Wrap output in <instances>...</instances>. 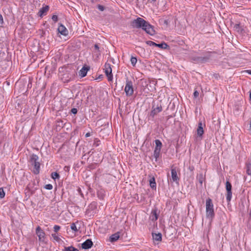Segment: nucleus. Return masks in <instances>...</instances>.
Wrapping results in <instances>:
<instances>
[{
	"label": "nucleus",
	"mask_w": 251,
	"mask_h": 251,
	"mask_svg": "<svg viewBox=\"0 0 251 251\" xmlns=\"http://www.w3.org/2000/svg\"><path fill=\"white\" fill-rule=\"evenodd\" d=\"M214 206L212 200L208 199L206 201V216L210 220H212L214 216Z\"/></svg>",
	"instance_id": "2"
},
{
	"label": "nucleus",
	"mask_w": 251,
	"mask_h": 251,
	"mask_svg": "<svg viewBox=\"0 0 251 251\" xmlns=\"http://www.w3.org/2000/svg\"><path fill=\"white\" fill-rule=\"evenodd\" d=\"M246 173L248 175H251V163H248L246 165Z\"/></svg>",
	"instance_id": "21"
},
{
	"label": "nucleus",
	"mask_w": 251,
	"mask_h": 251,
	"mask_svg": "<svg viewBox=\"0 0 251 251\" xmlns=\"http://www.w3.org/2000/svg\"><path fill=\"white\" fill-rule=\"evenodd\" d=\"M171 176L172 179L174 182H176L178 183V180H179V178L177 175V172L176 169H172L171 170Z\"/></svg>",
	"instance_id": "13"
},
{
	"label": "nucleus",
	"mask_w": 251,
	"mask_h": 251,
	"mask_svg": "<svg viewBox=\"0 0 251 251\" xmlns=\"http://www.w3.org/2000/svg\"><path fill=\"white\" fill-rule=\"evenodd\" d=\"M5 196V192L2 188H0V198L2 199Z\"/></svg>",
	"instance_id": "27"
},
{
	"label": "nucleus",
	"mask_w": 251,
	"mask_h": 251,
	"mask_svg": "<svg viewBox=\"0 0 251 251\" xmlns=\"http://www.w3.org/2000/svg\"><path fill=\"white\" fill-rule=\"evenodd\" d=\"M146 43L150 46H156V43H155L152 41H148L146 42Z\"/></svg>",
	"instance_id": "30"
},
{
	"label": "nucleus",
	"mask_w": 251,
	"mask_h": 251,
	"mask_svg": "<svg viewBox=\"0 0 251 251\" xmlns=\"http://www.w3.org/2000/svg\"><path fill=\"white\" fill-rule=\"evenodd\" d=\"M49 6L46 5L45 6L43 7L42 8H41L40 9V10L38 12V14L40 17H42L44 15H46V14H47V12L49 11Z\"/></svg>",
	"instance_id": "11"
},
{
	"label": "nucleus",
	"mask_w": 251,
	"mask_h": 251,
	"mask_svg": "<svg viewBox=\"0 0 251 251\" xmlns=\"http://www.w3.org/2000/svg\"><path fill=\"white\" fill-rule=\"evenodd\" d=\"M38 159V157L37 155L33 154L31 156V161L35 162H37V160Z\"/></svg>",
	"instance_id": "28"
},
{
	"label": "nucleus",
	"mask_w": 251,
	"mask_h": 251,
	"mask_svg": "<svg viewBox=\"0 0 251 251\" xmlns=\"http://www.w3.org/2000/svg\"><path fill=\"white\" fill-rule=\"evenodd\" d=\"M90 136V133H89V132L87 133L86 134V135H85V136H86V137H89Z\"/></svg>",
	"instance_id": "40"
},
{
	"label": "nucleus",
	"mask_w": 251,
	"mask_h": 251,
	"mask_svg": "<svg viewBox=\"0 0 251 251\" xmlns=\"http://www.w3.org/2000/svg\"><path fill=\"white\" fill-rule=\"evenodd\" d=\"M130 25L133 28H142L147 33L151 35H153L155 33L153 27L141 18L139 17L132 21Z\"/></svg>",
	"instance_id": "1"
},
{
	"label": "nucleus",
	"mask_w": 251,
	"mask_h": 251,
	"mask_svg": "<svg viewBox=\"0 0 251 251\" xmlns=\"http://www.w3.org/2000/svg\"><path fill=\"white\" fill-rule=\"evenodd\" d=\"M71 228L75 232H76L78 230V228L77 227L76 224L75 223H73L71 224Z\"/></svg>",
	"instance_id": "23"
},
{
	"label": "nucleus",
	"mask_w": 251,
	"mask_h": 251,
	"mask_svg": "<svg viewBox=\"0 0 251 251\" xmlns=\"http://www.w3.org/2000/svg\"><path fill=\"white\" fill-rule=\"evenodd\" d=\"M155 147L154 150H157L159 151H161L162 144L161 141L159 140H155Z\"/></svg>",
	"instance_id": "17"
},
{
	"label": "nucleus",
	"mask_w": 251,
	"mask_h": 251,
	"mask_svg": "<svg viewBox=\"0 0 251 251\" xmlns=\"http://www.w3.org/2000/svg\"><path fill=\"white\" fill-rule=\"evenodd\" d=\"M53 229L55 232H57L60 229V227L58 225H55L53 227Z\"/></svg>",
	"instance_id": "32"
},
{
	"label": "nucleus",
	"mask_w": 251,
	"mask_h": 251,
	"mask_svg": "<svg viewBox=\"0 0 251 251\" xmlns=\"http://www.w3.org/2000/svg\"><path fill=\"white\" fill-rule=\"evenodd\" d=\"M193 95H194V97L195 98H197L198 97L199 95V92L197 91L196 90L194 92Z\"/></svg>",
	"instance_id": "36"
},
{
	"label": "nucleus",
	"mask_w": 251,
	"mask_h": 251,
	"mask_svg": "<svg viewBox=\"0 0 251 251\" xmlns=\"http://www.w3.org/2000/svg\"><path fill=\"white\" fill-rule=\"evenodd\" d=\"M152 1H155L156 0H151Z\"/></svg>",
	"instance_id": "47"
},
{
	"label": "nucleus",
	"mask_w": 251,
	"mask_h": 251,
	"mask_svg": "<svg viewBox=\"0 0 251 251\" xmlns=\"http://www.w3.org/2000/svg\"><path fill=\"white\" fill-rule=\"evenodd\" d=\"M137 60L136 57H131L130 59V62L132 66H135L136 63H137Z\"/></svg>",
	"instance_id": "24"
},
{
	"label": "nucleus",
	"mask_w": 251,
	"mask_h": 251,
	"mask_svg": "<svg viewBox=\"0 0 251 251\" xmlns=\"http://www.w3.org/2000/svg\"><path fill=\"white\" fill-rule=\"evenodd\" d=\"M235 26H237V27H238V26H239V25L237 24V25H236Z\"/></svg>",
	"instance_id": "45"
},
{
	"label": "nucleus",
	"mask_w": 251,
	"mask_h": 251,
	"mask_svg": "<svg viewBox=\"0 0 251 251\" xmlns=\"http://www.w3.org/2000/svg\"><path fill=\"white\" fill-rule=\"evenodd\" d=\"M51 19L53 21L56 22L58 20V17L57 15H54L52 16Z\"/></svg>",
	"instance_id": "34"
},
{
	"label": "nucleus",
	"mask_w": 251,
	"mask_h": 251,
	"mask_svg": "<svg viewBox=\"0 0 251 251\" xmlns=\"http://www.w3.org/2000/svg\"><path fill=\"white\" fill-rule=\"evenodd\" d=\"M125 92L127 96H131L133 95L134 91L132 82L131 81H126Z\"/></svg>",
	"instance_id": "3"
},
{
	"label": "nucleus",
	"mask_w": 251,
	"mask_h": 251,
	"mask_svg": "<svg viewBox=\"0 0 251 251\" xmlns=\"http://www.w3.org/2000/svg\"><path fill=\"white\" fill-rule=\"evenodd\" d=\"M162 107L161 106H157V107L153 108L151 112V115L154 117L155 115L162 111Z\"/></svg>",
	"instance_id": "14"
},
{
	"label": "nucleus",
	"mask_w": 251,
	"mask_h": 251,
	"mask_svg": "<svg viewBox=\"0 0 251 251\" xmlns=\"http://www.w3.org/2000/svg\"><path fill=\"white\" fill-rule=\"evenodd\" d=\"M232 186L231 183L227 181L226 182V190L227 191V194L226 196V201L229 202L232 198V192H231Z\"/></svg>",
	"instance_id": "5"
},
{
	"label": "nucleus",
	"mask_w": 251,
	"mask_h": 251,
	"mask_svg": "<svg viewBox=\"0 0 251 251\" xmlns=\"http://www.w3.org/2000/svg\"><path fill=\"white\" fill-rule=\"evenodd\" d=\"M194 61H201L202 60V58L201 57H197V58L194 59Z\"/></svg>",
	"instance_id": "38"
},
{
	"label": "nucleus",
	"mask_w": 251,
	"mask_h": 251,
	"mask_svg": "<svg viewBox=\"0 0 251 251\" xmlns=\"http://www.w3.org/2000/svg\"><path fill=\"white\" fill-rule=\"evenodd\" d=\"M57 30L59 33L63 36H67L68 34V29L62 24H59Z\"/></svg>",
	"instance_id": "7"
},
{
	"label": "nucleus",
	"mask_w": 251,
	"mask_h": 251,
	"mask_svg": "<svg viewBox=\"0 0 251 251\" xmlns=\"http://www.w3.org/2000/svg\"><path fill=\"white\" fill-rule=\"evenodd\" d=\"M92 245V241L90 239H87L82 244V248L84 249H89L91 248Z\"/></svg>",
	"instance_id": "10"
},
{
	"label": "nucleus",
	"mask_w": 251,
	"mask_h": 251,
	"mask_svg": "<svg viewBox=\"0 0 251 251\" xmlns=\"http://www.w3.org/2000/svg\"><path fill=\"white\" fill-rule=\"evenodd\" d=\"M250 131L251 133V122H250Z\"/></svg>",
	"instance_id": "42"
},
{
	"label": "nucleus",
	"mask_w": 251,
	"mask_h": 251,
	"mask_svg": "<svg viewBox=\"0 0 251 251\" xmlns=\"http://www.w3.org/2000/svg\"><path fill=\"white\" fill-rule=\"evenodd\" d=\"M160 48L163 49H166L168 47V46L167 44L165 43H162L161 44H156V46Z\"/></svg>",
	"instance_id": "22"
},
{
	"label": "nucleus",
	"mask_w": 251,
	"mask_h": 251,
	"mask_svg": "<svg viewBox=\"0 0 251 251\" xmlns=\"http://www.w3.org/2000/svg\"><path fill=\"white\" fill-rule=\"evenodd\" d=\"M198 179H199V182L201 185L202 184L203 180L204 179L202 174L200 175Z\"/></svg>",
	"instance_id": "29"
},
{
	"label": "nucleus",
	"mask_w": 251,
	"mask_h": 251,
	"mask_svg": "<svg viewBox=\"0 0 251 251\" xmlns=\"http://www.w3.org/2000/svg\"><path fill=\"white\" fill-rule=\"evenodd\" d=\"M98 9L100 10V11H103L104 10V7L102 6V5H99L98 6Z\"/></svg>",
	"instance_id": "35"
},
{
	"label": "nucleus",
	"mask_w": 251,
	"mask_h": 251,
	"mask_svg": "<svg viewBox=\"0 0 251 251\" xmlns=\"http://www.w3.org/2000/svg\"><path fill=\"white\" fill-rule=\"evenodd\" d=\"M34 170L33 171L34 174H37L39 173V169H40V163L37 162H34Z\"/></svg>",
	"instance_id": "18"
},
{
	"label": "nucleus",
	"mask_w": 251,
	"mask_h": 251,
	"mask_svg": "<svg viewBox=\"0 0 251 251\" xmlns=\"http://www.w3.org/2000/svg\"><path fill=\"white\" fill-rule=\"evenodd\" d=\"M248 73L251 75V71H248Z\"/></svg>",
	"instance_id": "44"
},
{
	"label": "nucleus",
	"mask_w": 251,
	"mask_h": 251,
	"mask_svg": "<svg viewBox=\"0 0 251 251\" xmlns=\"http://www.w3.org/2000/svg\"><path fill=\"white\" fill-rule=\"evenodd\" d=\"M3 23V17L1 15H0V25H2Z\"/></svg>",
	"instance_id": "39"
},
{
	"label": "nucleus",
	"mask_w": 251,
	"mask_h": 251,
	"mask_svg": "<svg viewBox=\"0 0 251 251\" xmlns=\"http://www.w3.org/2000/svg\"><path fill=\"white\" fill-rule=\"evenodd\" d=\"M250 99L251 100V92L250 93Z\"/></svg>",
	"instance_id": "43"
},
{
	"label": "nucleus",
	"mask_w": 251,
	"mask_h": 251,
	"mask_svg": "<svg viewBox=\"0 0 251 251\" xmlns=\"http://www.w3.org/2000/svg\"><path fill=\"white\" fill-rule=\"evenodd\" d=\"M104 72L107 76L108 81H112L113 79V75L112 74V68L111 65L109 63H106L104 65Z\"/></svg>",
	"instance_id": "4"
},
{
	"label": "nucleus",
	"mask_w": 251,
	"mask_h": 251,
	"mask_svg": "<svg viewBox=\"0 0 251 251\" xmlns=\"http://www.w3.org/2000/svg\"><path fill=\"white\" fill-rule=\"evenodd\" d=\"M150 186L152 188H156V182L154 177H151L150 180Z\"/></svg>",
	"instance_id": "20"
},
{
	"label": "nucleus",
	"mask_w": 251,
	"mask_h": 251,
	"mask_svg": "<svg viewBox=\"0 0 251 251\" xmlns=\"http://www.w3.org/2000/svg\"><path fill=\"white\" fill-rule=\"evenodd\" d=\"M160 151H157V150H154V156L156 158V159H157V158L159 157L160 154Z\"/></svg>",
	"instance_id": "26"
},
{
	"label": "nucleus",
	"mask_w": 251,
	"mask_h": 251,
	"mask_svg": "<svg viewBox=\"0 0 251 251\" xmlns=\"http://www.w3.org/2000/svg\"><path fill=\"white\" fill-rule=\"evenodd\" d=\"M152 236L154 244H156V242H157L156 243L158 244L162 240V234L160 233H152Z\"/></svg>",
	"instance_id": "8"
},
{
	"label": "nucleus",
	"mask_w": 251,
	"mask_h": 251,
	"mask_svg": "<svg viewBox=\"0 0 251 251\" xmlns=\"http://www.w3.org/2000/svg\"><path fill=\"white\" fill-rule=\"evenodd\" d=\"M120 237L119 233L117 232L112 234L109 238V241L111 242H114L119 239Z\"/></svg>",
	"instance_id": "16"
},
{
	"label": "nucleus",
	"mask_w": 251,
	"mask_h": 251,
	"mask_svg": "<svg viewBox=\"0 0 251 251\" xmlns=\"http://www.w3.org/2000/svg\"><path fill=\"white\" fill-rule=\"evenodd\" d=\"M157 212V210L156 209H154L151 211L149 218L150 220L155 222L157 220L158 214Z\"/></svg>",
	"instance_id": "9"
},
{
	"label": "nucleus",
	"mask_w": 251,
	"mask_h": 251,
	"mask_svg": "<svg viewBox=\"0 0 251 251\" xmlns=\"http://www.w3.org/2000/svg\"><path fill=\"white\" fill-rule=\"evenodd\" d=\"M235 26H237V27H238V26H239V25L237 24V25H236Z\"/></svg>",
	"instance_id": "46"
},
{
	"label": "nucleus",
	"mask_w": 251,
	"mask_h": 251,
	"mask_svg": "<svg viewBox=\"0 0 251 251\" xmlns=\"http://www.w3.org/2000/svg\"><path fill=\"white\" fill-rule=\"evenodd\" d=\"M45 187L46 189L51 190L52 189V185L50 184H47Z\"/></svg>",
	"instance_id": "31"
},
{
	"label": "nucleus",
	"mask_w": 251,
	"mask_h": 251,
	"mask_svg": "<svg viewBox=\"0 0 251 251\" xmlns=\"http://www.w3.org/2000/svg\"><path fill=\"white\" fill-rule=\"evenodd\" d=\"M88 69L83 67L78 72L79 75L81 77L85 76L87 75Z\"/></svg>",
	"instance_id": "15"
},
{
	"label": "nucleus",
	"mask_w": 251,
	"mask_h": 251,
	"mask_svg": "<svg viewBox=\"0 0 251 251\" xmlns=\"http://www.w3.org/2000/svg\"><path fill=\"white\" fill-rule=\"evenodd\" d=\"M204 132L203 129V124L201 122H199L198 127L197 130V135L199 137H201Z\"/></svg>",
	"instance_id": "12"
},
{
	"label": "nucleus",
	"mask_w": 251,
	"mask_h": 251,
	"mask_svg": "<svg viewBox=\"0 0 251 251\" xmlns=\"http://www.w3.org/2000/svg\"><path fill=\"white\" fill-rule=\"evenodd\" d=\"M94 47H95V48L96 49H99V48L98 45H97V44H95V45Z\"/></svg>",
	"instance_id": "41"
},
{
	"label": "nucleus",
	"mask_w": 251,
	"mask_h": 251,
	"mask_svg": "<svg viewBox=\"0 0 251 251\" xmlns=\"http://www.w3.org/2000/svg\"><path fill=\"white\" fill-rule=\"evenodd\" d=\"M71 112H72L73 114H76V113H77V109H76V108H72V109H71Z\"/></svg>",
	"instance_id": "37"
},
{
	"label": "nucleus",
	"mask_w": 251,
	"mask_h": 251,
	"mask_svg": "<svg viewBox=\"0 0 251 251\" xmlns=\"http://www.w3.org/2000/svg\"><path fill=\"white\" fill-rule=\"evenodd\" d=\"M36 233L39 238V241L44 242L45 238V233L40 226L36 228Z\"/></svg>",
	"instance_id": "6"
},
{
	"label": "nucleus",
	"mask_w": 251,
	"mask_h": 251,
	"mask_svg": "<svg viewBox=\"0 0 251 251\" xmlns=\"http://www.w3.org/2000/svg\"><path fill=\"white\" fill-rule=\"evenodd\" d=\"M52 236L53 237V239L57 241H58L60 240V238L56 234H52Z\"/></svg>",
	"instance_id": "33"
},
{
	"label": "nucleus",
	"mask_w": 251,
	"mask_h": 251,
	"mask_svg": "<svg viewBox=\"0 0 251 251\" xmlns=\"http://www.w3.org/2000/svg\"><path fill=\"white\" fill-rule=\"evenodd\" d=\"M62 251H79L78 250L73 246L65 247Z\"/></svg>",
	"instance_id": "19"
},
{
	"label": "nucleus",
	"mask_w": 251,
	"mask_h": 251,
	"mask_svg": "<svg viewBox=\"0 0 251 251\" xmlns=\"http://www.w3.org/2000/svg\"><path fill=\"white\" fill-rule=\"evenodd\" d=\"M51 177L53 179H58L59 178V175L57 173L53 172L51 174Z\"/></svg>",
	"instance_id": "25"
}]
</instances>
